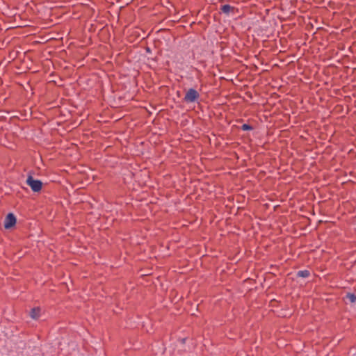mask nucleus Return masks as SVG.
Returning <instances> with one entry per match:
<instances>
[{
  "label": "nucleus",
  "instance_id": "obj_1",
  "mask_svg": "<svg viewBox=\"0 0 356 356\" xmlns=\"http://www.w3.org/2000/svg\"><path fill=\"white\" fill-rule=\"evenodd\" d=\"M200 98V94L194 88H190L186 92L184 97V102L186 103H193L197 102Z\"/></svg>",
  "mask_w": 356,
  "mask_h": 356
},
{
  "label": "nucleus",
  "instance_id": "obj_2",
  "mask_svg": "<svg viewBox=\"0 0 356 356\" xmlns=\"http://www.w3.org/2000/svg\"><path fill=\"white\" fill-rule=\"evenodd\" d=\"M26 184L31 187L33 192L40 191L42 187V181L38 179H34L31 175L27 177Z\"/></svg>",
  "mask_w": 356,
  "mask_h": 356
},
{
  "label": "nucleus",
  "instance_id": "obj_3",
  "mask_svg": "<svg viewBox=\"0 0 356 356\" xmlns=\"http://www.w3.org/2000/svg\"><path fill=\"white\" fill-rule=\"evenodd\" d=\"M16 217L12 213H9L5 218L4 220V227L6 229H10L13 227L16 224Z\"/></svg>",
  "mask_w": 356,
  "mask_h": 356
},
{
  "label": "nucleus",
  "instance_id": "obj_4",
  "mask_svg": "<svg viewBox=\"0 0 356 356\" xmlns=\"http://www.w3.org/2000/svg\"><path fill=\"white\" fill-rule=\"evenodd\" d=\"M235 10L234 7L231 6L229 4H225L220 8V10L226 15H229L230 13H234Z\"/></svg>",
  "mask_w": 356,
  "mask_h": 356
},
{
  "label": "nucleus",
  "instance_id": "obj_5",
  "mask_svg": "<svg viewBox=\"0 0 356 356\" xmlns=\"http://www.w3.org/2000/svg\"><path fill=\"white\" fill-rule=\"evenodd\" d=\"M40 312H41V309L40 307H34L30 312V316L33 319H35V320L38 319L39 317L40 316Z\"/></svg>",
  "mask_w": 356,
  "mask_h": 356
},
{
  "label": "nucleus",
  "instance_id": "obj_6",
  "mask_svg": "<svg viewBox=\"0 0 356 356\" xmlns=\"http://www.w3.org/2000/svg\"><path fill=\"white\" fill-rule=\"evenodd\" d=\"M310 275V272L307 270H299L297 273V276L299 277H308Z\"/></svg>",
  "mask_w": 356,
  "mask_h": 356
},
{
  "label": "nucleus",
  "instance_id": "obj_7",
  "mask_svg": "<svg viewBox=\"0 0 356 356\" xmlns=\"http://www.w3.org/2000/svg\"><path fill=\"white\" fill-rule=\"evenodd\" d=\"M346 298L350 300V302H355L356 301V296L353 293H348Z\"/></svg>",
  "mask_w": 356,
  "mask_h": 356
},
{
  "label": "nucleus",
  "instance_id": "obj_8",
  "mask_svg": "<svg viewBox=\"0 0 356 356\" xmlns=\"http://www.w3.org/2000/svg\"><path fill=\"white\" fill-rule=\"evenodd\" d=\"M243 131H250V130H252L253 129V127L248 124H243L242 126H241V128Z\"/></svg>",
  "mask_w": 356,
  "mask_h": 356
},
{
  "label": "nucleus",
  "instance_id": "obj_9",
  "mask_svg": "<svg viewBox=\"0 0 356 356\" xmlns=\"http://www.w3.org/2000/svg\"><path fill=\"white\" fill-rule=\"evenodd\" d=\"M186 338H183L180 340V341L181 342V343H184L185 341H186Z\"/></svg>",
  "mask_w": 356,
  "mask_h": 356
}]
</instances>
